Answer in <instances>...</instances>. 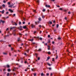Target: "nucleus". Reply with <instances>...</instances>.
Wrapping results in <instances>:
<instances>
[{"mask_svg": "<svg viewBox=\"0 0 76 76\" xmlns=\"http://www.w3.org/2000/svg\"><path fill=\"white\" fill-rule=\"evenodd\" d=\"M3 54L4 55H7V53L4 52L3 53Z\"/></svg>", "mask_w": 76, "mask_h": 76, "instance_id": "10", "label": "nucleus"}, {"mask_svg": "<svg viewBox=\"0 0 76 76\" xmlns=\"http://www.w3.org/2000/svg\"><path fill=\"white\" fill-rule=\"evenodd\" d=\"M28 34L27 33H26V34H25V36H26V37H27V36H28Z\"/></svg>", "mask_w": 76, "mask_h": 76, "instance_id": "17", "label": "nucleus"}, {"mask_svg": "<svg viewBox=\"0 0 76 76\" xmlns=\"http://www.w3.org/2000/svg\"><path fill=\"white\" fill-rule=\"evenodd\" d=\"M26 63H27V62L26 61H25L24 63L26 64Z\"/></svg>", "mask_w": 76, "mask_h": 76, "instance_id": "60", "label": "nucleus"}, {"mask_svg": "<svg viewBox=\"0 0 76 76\" xmlns=\"http://www.w3.org/2000/svg\"><path fill=\"white\" fill-rule=\"evenodd\" d=\"M48 38H50V35H48Z\"/></svg>", "mask_w": 76, "mask_h": 76, "instance_id": "37", "label": "nucleus"}, {"mask_svg": "<svg viewBox=\"0 0 76 76\" xmlns=\"http://www.w3.org/2000/svg\"><path fill=\"white\" fill-rule=\"evenodd\" d=\"M72 1V0H70L69 2V3H68V4H71V2Z\"/></svg>", "mask_w": 76, "mask_h": 76, "instance_id": "9", "label": "nucleus"}, {"mask_svg": "<svg viewBox=\"0 0 76 76\" xmlns=\"http://www.w3.org/2000/svg\"><path fill=\"white\" fill-rule=\"evenodd\" d=\"M58 26H59L58 24H57L56 25V28H58Z\"/></svg>", "mask_w": 76, "mask_h": 76, "instance_id": "30", "label": "nucleus"}, {"mask_svg": "<svg viewBox=\"0 0 76 76\" xmlns=\"http://www.w3.org/2000/svg\"><path fill=\"white\" fill-rule=\"evenodd\" d=\"M34 76H36V73H34Z\"/></svg>", "mask_w": 76, "mask_h": 76, "instance_id": "48", "label": "nucleus"}, {"mask_svg": "<svg viewBox=\"0 0 76 76\" xmlns=\"http://www.w3.org/2000/svg\"><path fill=\"white\" fill-rule=\"evenodd\" d=\"M25 72H27V71H28V70L27 69H25Z\"/></svg>", "mask_w": 76, "mask_h": 76, "instance_id": "52", "label": "nucleus"}, {"mask_svg": "<svg viewBox=\"0 0 76 76\" xmlns=\"http://www.w3.org/2000/svg\"><path fill=\"white\" fill-rule=\"evenodd\" d=\"M52 44H54V41L52 42Z\"/></svg>", "mask_w": 76, "mask_h": 76, "instance_id": "43", "label": "nucleus"}, {"mask_svg": "<svg viewBox=\"0 0 76 76\" xmlns=\"http://www.w3.org/2000/svg\"><path fill=\"white\" fill-rule=\"evenodd\" d=\"M4 10H3V11H1V13H2L3 14V13H4Z\"/></svg>", "mask_w": 76, "mask_h": 76, "instance_id": "22", "label": "nucleus"}, {"mask_svg": "<svg viewBox=\"0 0 76 76\" xmlns=\"http://www.w3.org/2000/svg\"><path fill=\"white\" fill-rule=\"evenodd\" d=\"M44 75V74L43 73H42L41 74V76H43Z\"/></svg>", "mask_w": 76, "mask_h": 76, "instance_id": "35", "label": "nucleus"}, {"mask_svg": "<svg viewBox=\"0 0 76 76\" xmlns=\"http://www.w3.org/2000/svg\"><path fill=\"white\" fill-rule=\"evenodd\" d=\"M49 23H50V24L51 25V24L53 23H52V22H51V21H49Z\"/></svg>", "mask_w": 76, "mask_h": 76, "instance_id": "16", "label": "nucleus"}, {"mask_svg": "<svg viewBox=\"0 0 76 76\" xmlns=\"http://www.w3.org/2000/svg\"><path fill=\"white\" fill-rule=\"evenodd\" d=\"M23 28L24 29H26V26H23Z\"/></svg>", "mask_w": 76, "mask_h": 76, "instance_id": "11", "label": "nucleus"}, {"mask_svg": "<svg viewBox=\"0 0 76 76\" xmlns=\"http://www.w3.org/2000/svg\"><path fill=\"white\" fill-rule=\"evenodd\" d=\"M21 22H19V25H21Z\"/></svg>", "mask_w": 76, "mask_h": 76, "instance_id": "39", "label": "nucleus"}, {"mask_svg": "<svg viewBox=\"0 0 76 76\" xmlns=\"http://www.w3.org/2000/svg\"><path fill=\"white\" fill-rule=\"evenodd\" d=\"M18 29L20 31H22V26H20V27L18 28Z\"/></svg>", "mask_w": 76, "mask_h": 76, "instance_id": "1", "label": "nucleus"}, {"mask_svg": "<svg viewBox=\"0 0 76 76\" xmlns=\"http://www.w3.org/2000/svg\"><path fill=\"white\" fill-rule=\"evenodd\" d=\"M45 10L44 9L42 10V11L43 12H45Z\"/></svg>", "mask_w": 76, "mask_h": 76, "instance_id": "36", "label": "nucleus"}, {"mask_svg": "<svg viewBox=\"0 0 76 76\" xmlns=\"http://www.w3.org/2000/svg\"><path fill=\"white\" fill-rule=\"evenodd\" d=\"M30 23H28V25H30Z\"/></svg>", "mask_w": 76, "mask_h": 76, "instance_id": "57", "label": "nucleus"}, {"mask_svg": "<svg viewBox=\"0 0 76 76\" xmlns=\"http://www.w3.org/2000/svg\"><path fill=\"white\" fill-rule=\"evenodd\" d=\"M68 14H70V11H69L68 12Z\"/></svg>", "mask_w": 76, "mask_h": 76, "instance_id": "54", "label": "nucleus"}, {"mask_svg": "<svg viewBox=\"0 0 76 76\" xmlns=\"http://www.w3.org/2000/svg\"><path fill=\"white\" fill-rule=\"evenodd\" d=\"M39 27H40V28H41V25H39Z\"/></svg>", "mask_w": 76, "mask_h": 76, "instance_id": "45", "label": "nucleus"}, {"mask_svg": "<svg viewBox=\"0 0 76 76\" xmlns=\"http://www.w3.org/2000/svg\"><path fill=\"white\" fill-rule=\"evenodd\" d=\"M9 16H7V17L5 18L6 19H8V18H9Z\"/></svg>", "mask_w": 76, "mask_h": 76, "instance_id": "41", "label": "nucleus"}, {"mask_svg": "<svg viewBox=\"0 0 76 76\" xmlns=\"http://www.w3.org/2000/svg\"><path fill=\"white\" fill-rule=\"evenodd\" d=\"M48 54H51V52H48Z\"/></svg>", "mask_w": 76, "mask_h": 76, "instance_id": "19", "label": "nucleus"}, {"mask_svg": "<svg viewBox=\"0 0 76 76\" xmlns=\"http://www.w3.org/2000/svg\"><path fill=\"white\" fill-rule=\"evenodd\" d=\"M25 23V22H23V24H24Z\"/></svg>", "mask_w": 76, "mask_h": 76, "instance_id": "59", "label": "nucleus"}, {"mask_svg": "<svg viewBox=\"0 0 76 76\" xmlns=\"http://www.w3.org/2000/svg\"><path fill=\"white\" fill-rule=\"evenodd\" d=\"M3 3H6V1H5V0L4 1Z\"/></svg>", "mask_w": 76, "mask_h": 76, "instance_id": "42", "label": "nucleus"}, {"mask_svg": "<svg viewBox=\"0 0 76 76\" xmlns=\"http://www.w3.org/2000/svg\"><path fill=\"white\" fill-rule=\"evenodd\" d=\"M24 54L26 56H27V55L26 54V53H24Z\"/></svg>", "mask_w": 76, "mask_h": 76, "instance_id": "28", "label": "nucleus"}, {"mask_svg": "<svg viewBox=\"0 0 76 76\" xmlns=\"http://www.w3.org/2000/svg\"><path fill=\"white\" fill-rule=\"evenodd\" d=\"M6 14L7 15V14H9V12H6Z\"/></svg>", "mask_w": 76, "mask_h": 76, "instance_id": "47", "label": "nucleus"}, {"mask_svg": "<svg viewBox=\"0 0 76 76\" xmlns=\"http://www.w3.org/2000/svg\"><path fill=\"white\" fill-rule=\"evenodd\" d=\"M47 64H48V66H51V65L50 64L48 63H47Z\"/></svg>", "mask_w": 76, "mask_h": 76, "instance_id": "18", "label": "nucleus"}, {"mask_svg": "<svg viewBox=\"0 0 76 76\" xmlns=\"http://www.w3.org/2000/svg\"><path fill=\"white\" fill-rule=\"evenodd\" d=\"M2 6L3 7H4H4H5V5L3 4L2 5Z\"/></svg>", "mask_w": 76, "mask_h": 76, "instance_id": "15", "label": "nucleus"}, {"mask_svg": "<svg viewBox=\"0 0 76 76\" xmlns=\"http://www.w3.org/2000/svg\"><path fill=\"white\" fill-rule=\"evenodd\" d=\"M46 7H50V5H45Z\"/></svg>", "mask_w": 76, "mask_h": 76, "instance_id": "8", "label": "nucleus"}, {"mask_svg": "<svg viewBox=\"0 0 76 76\" xmlns=\"http://www.w3.org/2000/svg\"><path fill=\"white\" fill-rule=\"evenodd\" d=\"M9 30V28H7V29H6V31H8Z\"/></svg>", "mask_w": 76, "mask_h": 76, "instance_id": "44", "label": "nucleus"}, {"mask_svg": "<svg viewBox=\"0 0 76 76\" xmlns=\"http://www.w3.org/2000/svg\"><path fill=\"white\" fill-rule=\"evenodd\" d=\"M46 75H47V76H48V75H49V73H48L46 74Z\"/></svg>", "mask_w": 76, "mask_h": 76, "instance_id": "49", "label": "nucleus"}, {"mask_svg": "<svg viewBox=\"0 0 76 76\" xmlns=\"http://www.w3.org/2000/svg\"><path fill=\"white\" fill-rule=\"evenodd\" d=\"M12 25H15L16 26L18 24H17V23H16L15 22H14L13 23H12Z\"/></svg>", "mask_w": 76, "mask_h": 76, "instance_id": "2", "label": "nucleus"}, {"mask_svg": "<svg viewBox=\"0 0 76 76\" xmlns=\"http://www.w3.org/2000/svg\"><path fill=\"white\" fill-rule=\"evenodd\" d=\"M7 4H8V5H10V2H8Z\"/></svg>", "mask_w": 76, "mask_h": 76, "instance_id": "24", "label": "nucleus"}, {"mask_svg": "<svg viewBox=\"0 0 76 76\" xmlns=\"http://www.w3.org/2000/svg\"><path fill=\"white\" fill-rule=\"evenodd\" d=\"M6 66V67H8V68L10 67V66H9V65H7Z\"/></svg>", "mask_w": 76, "mask_h": 76, "instance_id": "12", "label": "nucleus"}, {"mask_svg": "<svg viewBox=\"0 0 76 76\" xmlns=\"http://www.w3.org/2000/svg\"><path fill=\"white\" fill-rule=\"evenodd\" d=\"M26 52L27 53H28V52H29V50H27Z\"/></svg>", "mask_w": 76, "mask_h": 76, "instance_id": "53", "label": "nucleus"}, {"mask_svg": "<svg viewBox=\"0 0 76 76\" xmlns=\"http://www.w3.org/2000/svg\"><path fill=\"white\" fill-rule=\"evenodd\" d=\"M31 70L32 71H34V69H31Z\"/></svg>", "mask_w": 76, "mask_h": 76, "instance_id": "61", "label": "nucleus"}, {"mask_svg": "<svg viewBox=\"0 0 76 76\" xmlns=\"http://www.w3.org/2000/svg\"><path fill=\"white\" fill-rule=\"evenodd\" d=\"M42 18H45V17H44V16L42 15Z\"/></svg>", "mask_w": 76, "mask_h": 76, "instance_id": "33", "label": "nucleus"}, {"mask_svg": "<svg viewBox=\"0 0 76 76\" xmlns=\"http://www.w3.org/2000/svg\"><path fill=\"white\" fill-rule=\"evenodd\" d=\"M52 61H54V58H52Z\"/></svg>", "mask_w": 76, "mask_h": 76, "instance_id": "27", "label": "nucleus"}, {"mask_svg": "<svg viewBox=\"0 0 76 76\" xmlns=\"http://www.w3.org/2000/svg\"><path fill=\"white\" fill-rule=\"evenodd\" d=\"M56 6L58 7H60V6L59 5H56Z\"/></svg>", "mask_w": 76, "mask_h": 76, "instance_id": "51", "label": "nucleus"}, {"mask_svg": "<svg viewBox=\"0 0 76 76\" xmlns=\"http://www.w3.org/2000/svg\"><path fill=\"white\" fill-rule=\"evenodd\" d=\"M37 3H39V0H37Z\"/></svg>", "mask_w": 76, "mask_h": 76, "instance_id": "26", "label": "nucleus"}, {"mask_svg": "<svg viewBox=\"0 0 76 76\" xmlns=\"http://www.w3.org/2000/svg\"><path fill=\"white\" fill-rule=\"evenodd\" d=\"M0 21L2 23H4V22H5L4 21H3L2 20H1Z\"/></svg>", "mask_w": 76, "mask_h": 76, "instance_id": "6", "label": "nucleus"}, {"mask_svg": "<svg viewBox=\"0 0 76 76\" xmlns=\"http://www.w3.org/2000/svg\"><path fill=\"white\" fill-rule=\"evenodd\" d=\"M31 28H34V25H33V24H31Z\"/></svg>", "mask_w": 76, "mask_h": 76, "instance_id": "4", "label": "nucleus"}, {"mask_svg": "<svg viewBox=\"0 0 76 76\" xmlns=\"http://www.w3.org/2000/svg\"><path fill=\"white\" fill-rule=\"evenodd\" d=\"M12 6H13V5H9V7H12Z\"/></svg>", "mask_w": 76, "mask_h": 76, "instance_id": "23", "label": "nucleus"}, {"mask_svg": "<svg viewBox=\"0 0 76 76\" xmlns=\"http://www.w3.org/2000/svg\"><path fill=\"white\" fill-rule=\"evenodd\" d=\"M48 69H49V70H51V68H48Z\"/></svg>", "mask_w": 76, "mask_h": 76, "instance_id": "56", "label": "nucleus"}, {"mask_svg": "<svg viewBox=\"0 0 76 76\" xmlns=\"http://www.w3.org/2000/svg\"><path fill=\"white\" fill-rule=\"evenodd\" d=\"M50 43V40H48V43Z\"/></svg>", "mask_w": 76, "mask_h": 76, "instance_id": "21", "label": "nucleus"}, {"mask_svg": "<svg viewBox=\"0 0 76 76\" xmlns=\"http://www.w3.org/2000/svg\"><path fill=\"white\" fill-rule=\"evenodd\" d=\"M7 71L8 72H10V71H11V70L10 69H7Z\"/></svg>", "mask_w": 76, "mask_h": 76, "instance_id": "20", "label": "nucleus"}, {"mask_svg": "<svg viewBox=\"0 0 76 76\" xmlns=\"http://www.w3.org/2000/svg\"><path fill=\"white\" fill-rule=\"evenodd\" d=\"M40 59V58H39V57H38V58L37 60H39Z\"/></svg>", "mask_w": 76, "mask_h": 76, "instance_id": "46", "label": "nucleus"}, {"mask_svg": "<svg viewBox=\"0 0 76 76\" xmlns=\"http://www.w3.org/2000/svg\"><path fill=\"white\" fill-rule=\"evenodd\" d=\"M33 40H34V39H30L29 40L30 41H31V42H32V41H33Z\"/></svg>", "mask_w": 76, "mask_h": 76, "instance_id": "14", "label": "nucleus"}, {"mask_svg": "<svg viewBox=\"0 0 76 76\" xmlns=\"http://www.w3.org/2000/svg\"><path fill=\"white\" fill-rule=\"evenodd\" d=\"M39 21H41V19L40 18H39Z\"/></svg>", "mask_w": 76, "mask_h": 76, "instance_id": "34", "label": "nucleus"}, {"mask_svg": "<svg viewBox=\"0 0 76 76\" xmlns=\"http://www.w3.org/2000/svg\"><path fill=\"white\" fill-rule=\"evenodd\" d=\"M9 11H10V12L11 13H12V12H13V10H11V9H9Z\"/></svg>", "mask_w": 76, "mask_h": 76, "instance_id": "5", "label": "nucleus"}, {"mask_svg": "<svg viewBox=\"0 0 76 76\" xmlns=\"http://www.w3.org/2000/svg\"><path fill=\"white\" fill-rule=\"evenodd\" d=\"M8 46H9V47H11V45H8Z\"/></svg>", "mask_w": 76, "mask_h": 76, "instance_id": "62", "label": "nucleus"}, {"mask_svg": "<svg viewBox=\"0 0 76 76\" xmlns=\"http://www.w3.org/2000/svg\"><path fill=\"white\" fill-rule=\"evenodd\" d=\"M20 38L18 37V42H19V41H20Z\"/></svg>", "mask_w": 76, "mask_h": 76, "instance_id": "13", "label": "nucleus"}, {"mask_svg": "<svg viewBox=\"0 0 76 76\" xmlns=\"http://www.w3.org/2000/svg\"><path fill=\"white\" fill-rule=\"evenodd\" d=\"M59 10H63V9L62 8H59Z\"/></svg>", "mask_w": 76, "mask_h": 76, "instance_id": "32", "label": "nucleus"}, {"mask_svg": "<svg viewBox=\"0 0 76 76\" xmlns=\"http://www.w3.org/2000/svg\"><path fill=\"white\" fill-rule=\"evenodd\" d=\"M48 50H50V46H48Z\"/></svg>", "mask_w": 76, "mask_h": 76, "instance_id": "7", "label": "nucleus"}, {"mask_svg": "<svg viewBox=\"0 0 76 76\" xmlns=\"http://www.w3.org/2000/svg\"><path fill=\"white\" fill-rule=\"evenodd\" d=\"M64 12H67V10H64Z\"/></svg>", "mask_w": 76, "mask_h": 76, "instance_id": "58", "label": "nucleus"}, {"mask_svg": "<svg viewBox=\"0 0 76 76\" xmlns=\"http://www.w3.org/2000/svg\"><path fill=\"white\" fill-rule=\"evenodd\" d=\"M15 28H16V27H11L10 28V29L11 30H12L13 29H15Z\"/></svg>", "mask_w": 76, "mask_h": 76, "instance_id": "3", "label": "nucleus"}, {"mask_svg": "<svg viewBox=\"0 0 76 76\" xmlns=\"http://www.w3.org/2000/svg\"><path fill=\"white\" fill-rule=\"evenodd\" d=\"M13 50H14V49L11 47V50L13 51Z\"/></svg>", "mask_w": 76, "mask_h": 76, "instance_id": "40", "label": "nucleus"}, {"mask_svg": "<svg viewBox=\"0 0 76 76\" xmlns=\"http://www.w3.org/2000/svg\"><path fill=\"white\" fill-rule=\"evenodd\" d=\"M50 59V57H47V59L48 60Z\"/></svg>", "mask_w": 76, "mask_h": 76, "instance_id": "50", "label": "nucleus"}, {"mask_svg": "<svg viewBox=\"0 0 76 76\" xmlns=\"http://www.w3.org/2000/svg\"><path fill=\"white\" fill-rule=\"evenodd\" d=\"M67 18L66 17L65 18V20H67Z\"/></svg>", "mask_w": 76, "mask_h": 76, "instance_id": "55", "label": "nucleus"}, {"mask_svg": "<svg viewBox=\"0 0 76 76\" xmlns=\"http://www.w3.org/2000/svg\"><path fill=\"white\" fill-rule=\"evenodd\" d=\"M45 45H47V43H45Z\"/></svg>", "mask_w": 76, "mask_h": 76, "instance_id": "63", "label": "nucleus"}, {"mask_svg": "<svg viewBox=\"0 0 76 76\" xmlns=\"http://www.w3.org/2000/svg\"><path fill=\"white\" fill-rule=\"evenodd\" d=\"M39 39L40 40H42V38L41 37H40L39 38Z\"/></svg>", "mask_w": 76, "mask_h": 76, "instance_id": "29", "label": "nucleus"}, {"mask_svg": "<svg viewBox=\"0 0 76 76\" xmlns=\"http://www.w3.org/2000/svg\"><path fill=\"white\" fill-rule=\"evenodd\" d=\"M19 35H22V34H20V33H19Z\"/></svg>", "mask_w": 76, "mask_h": 76, "instance_id": "64", "label": "nucleus"}, {"mask_svg": "<svg viewBox=\"0 0 76 76\" xmlns=\"http://www.w3.org/2000/svg\"><path fill=\"white\" fill-rule=\"evenodd\" d=\"M41 51V49H39V51Z\"/></svg>", "mask_w": 76, "mask_h": 76, "instance_id": "38", "label": "nucleus"}, {"mask_svg": "<svg viewBox=\"0 0 76 76\" xmlns=\"http://www.w3.org/2000/svg\"><path fill=\"white\" fill-rule=\"evenodd\" d=\"M58 39H61V38H60V37H59L58 38Z\"/></svg>", "mask_w": 76, "mask_h": 76, "instance_id": "25", "label": "nucleus"}, {"mask_svg": "<svg viewBox=\"0 0 76 76\" xmlns=\"http://www.w3.org/2000/svg\"><path fill=\"white\" fill-rule=\"evenodd\" d=\"M7 76H9V73H7Z\"/></svg>", "mask_w": 76, "mask_h": 76, "instance_id": "31", "label": "nucleus"}]
</instances>
